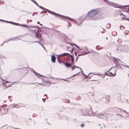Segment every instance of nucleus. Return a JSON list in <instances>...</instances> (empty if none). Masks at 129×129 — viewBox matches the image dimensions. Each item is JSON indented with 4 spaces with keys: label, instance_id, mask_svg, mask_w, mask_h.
<instances>
[{
    "label": "nucleus",
    "instance_id": "f257e3e1",
    "mask_svg": "<svg viewBox=\"0 0 129 129\" xmlns=\"http://www.w3.org/2000/svg\"><path fill=\"white\" fill-rule=\"evenodd\" d=\"M99 12L98 9L91 10L88 12L87 16L90 19L93 20L94 19L93 17L98 14Z\"/></svg>",
    "mask_w": 129,
    "mask_h": 129
},
{
    "label": "nucleus",
    "instance_id": "f03ea898",
    "mask_svg": "<svg viewBox=\"0 0 129 129\" xmlns=\"http://www.w3.org/2000/svg\"><path fill=\"white\" fill-rule=\"evenodd\" d=\"M51 13L52 14H53L54 15L56 16H57L60 17H61L65 19H66L67 20L69 19V18L67 17H66L64 16H63L62 15H61L60 14H58L57 13L54 12H51Z\"/></svg>",
    "mask_w": 129,
    "mask_h": 129
},
{
    "label": "nucleus",
    "instance_id": "7ed1b4c3",
    "mask_svg": "<svg viewBox=\"0 0 129 129\" xmlns=\"http://www.w3.org/2000/svg\"><path fill=\"white\" fill-rule=\"evenodd\" d=\"M1 109H0V112H1V114L3 115L6 114L7 112V109L3 107Z\"/></svg>",
    "mask_w": 129,
    "mask_h": 129
},
{
    "label": "nucleus",
    "instance_id": "20e7f679",
    "mask_svg": "<svg viewBox=\"0 0 129 129\" xmlns=\"http://www.w3.org/2000/svg\"><path fill=\"white\" fill-rule=\"evenodd\" d=\"M41 85H43L44 86H49L50 84V82L48 81L44 80L43 82V84H40Z\"/></svg>",
    "mask_w": 129,
    "mask_h": 129
},
{
    "label": "nucleus",
    "instance_id": "39448f33",
    "mask_svg": "<svg viewBox=\"0 0 129 129\" xmlns=\"http://www.w3.org/2000/svg\"><path fill=\"white\" fill-rule=\"evenodd\" d=\"M12 84L10 82H7L5 84V87L7 88L10 86L12 85Z\"/></svg>",
    "mask_w": 129,
    "mask_h": 129
},
{
    "label": "nucleus",
    "instance_id": "423d86ee",
    "mask_svg": "<svg viewBox=\"0 0 129 129\" xmlns=\"http://www.w3.org/2000/svg\"><path fill=\"white\" fill-rule=\"evenodd\" d=\"M51 61L53 63H55L56 61L55 57V55H52L51 56Z\"/></svg>",
    "mask_w": 129,
    "mask_h": 129
},
{
    "label": "nucleus",
    "instance_id": "0eeeda50",
    "mask_svg": "<svg viewBox=\"0 0 129 129\" xmlns=\"http://www.w3.org/2000/svg\"><path fill=\"white\" fill-rule=\"evenodd\" d=\"M65 66L67 67H70L71 66V63H68L66 62H64Z\"/></svg>",
    "mask_w": 129,
    "mask_h": 129
},
{
    "label": "nucleus",
    "instance_id": "6e6552de",
    "mask_svg": "<svg viewBox=\"0 0 129 129\" xmlns=\"http://www.w3.org/2000/svg\"><path fill=\"white\" fill-rule=\"evenodd\" d=\"M36 37L38 38L39 41H40L41 40V38L37 34H36Z\"/></svg>",
    "mask_w": 129,
    "mask_h": 129
},
{
    "label": "nucleus",
    "instance_id": "1a4fd4ad",
    "mask_svg": "<svg viewBox=\"0 0 129 129\" xmlns=\"http://www.w3.org/2000/svg\"><path fill=\"white\" fill-rule=\"evenodd\" d=\"M70 56L72 60V62L71 64H73V63H74V58L73 56L71 55H70Z\"/></svg>",
    "mask_w": 129,
    "mask_h": 129
},
{
    "label": "nucleus",
    "instance_id": "9d476101",
    "mask_svg": "<svg viewBox=\"0 0 129 129\" xmlns=\"http://www.w3.org/2000/svg\"><path fill=\"white\" fill-rule=\"evenodd\" d=\"M69 51H72L73 50V48L72 46H71L70 47H67Z\"/></svg>",
    "mask_w": 129,
    "mask_h": 129
},
{
    "label": "nucleus",
    "instance_id": "9b49d317",
    "mask_svg": "<svg viewBox=\"0 0 129 129\" xmlns=\"http://www.w3.org/2000/svg\"><path fill=\"white\" fill-rule=\"evenodd\" d=\"M116 75V73H115L114 75H113L112 73H109V74L108 75L109 76H115Z\"/></svg>",
    "mask_w": 129,
    "mask_h": 129
},
{
    "label": "nucleus",
    "instance_id": "f8f14e48",
    "mask_svg": "<svg viewBox=\"0 0 129 129\" xmlns=\"http://www.w3.org/2000/svg\"><path fill=\"white\" fill-rule=\"evenodd\" d=\"M28 12H27L23 11L22 14L23 15H25L28 14Z\"/></svg>",
    "mask_w": 129,
    "mask_h": 129
},
{
    "label": "nucleus",
    "instance_id": "ddd939ff",
    "mask_svg": "<svg viewBox=\"0 0 129 129\" xmlns=\"http://www.w3.org/2000/svg\"><path fill=\"white\" fill-rule=\"evenodd\" d=\"M69 54L67 53H64L63 54H62L61 55L63 56H65L67 55H69Z\"/></svg>",
    "mask_w": 129,
    "mask_h": 129
},
{
    "label": "nucleus",
    "instance_id": "4468645a",
    "mask_svg": "<svg viewBox=\"0 0 129 129\" xmlns=\"http://www.w3.org/2000/svg\"><path fill=\"white\" fill-rule=\"evenodd\" d=\"M58 61L60 62V63H61L62 62H63L60 61V58L59 57L58 58Z\"/></svg>",
    "mask_w": 129,
    "mask_h": 129
},
{
    "label": "nucleus",
    "instance_id": "2eb2a0df",
    "mask_svg": "<svg viewBox=\"0 0 129 129\" xmlns=\"http://www.w3.org/2000/svg\"><path fill=\"white\" fill-rule=\"evenodd\" d=\"M31 1H32L35 4H36L37 5V6H38L39 5H38V4L34 0H31Z\"/></svg>",
    "mask_w": 129,
    "mask_h": 129
},
{
    "label": "nucleus",
    "instance_id": "dca6fc26",
    "mask_svg": "<svg viewBox=\"0 0 129 129\" xmlns=\"http://www.w3.org/2000/svg\"><path fill=\"white\" fill-rule=\"evenodd\" d=\"M84 125H85L83 123H82L81 124V126L82 127H84Z\"/></svg>",
    "mask_w": 129,
    "mask_h": 129
},
{
    "label": "nucleus",
    "instance_id": "f3484780",
    "mask_svg": "<svg viewBox=\"0 0 129 129\" xmlns=\"http://www.w3.org/2000/svg\"><path fill=\"white\" fill-rule=\"evenodd\" d=\"M76 67H75V66H74V67H72V70H74V69L76 68Z\"/></svg>",
    "mask_w": 129,
    "mask_h": 129
},
{
    "label": "nucleus",
    "instance_id": "a211bd4d",
    "mask_svg": "<svg viewBox=\"0 0 129 129\" xmlns=\"http://www.w3.org/2000/svg\"><path fill=\"white\" fill-rule=\"evenodd\" d=\"M78 69L79 70V73L80 72V70H81V69L80 68H79V67H78Z\"/></svg>",
    "mask_w": 129,
    "mask_h": 129
},
{
    "label": "nucleus",
    "instance_id": "6ab92c4d",
    "mask_svg": "<svg viewBox=\"0 0 129 129\" xmlns=\"http://www.w3.org/2000/svg\"><path fill=\"white\" fill-rule=\"evenodd\" d=\"M83 55V54H80L78 55V56H81V55Z\"/></svg>",
    "mask_w": 129,
    "mask_h": 129
},
{
    "label": "nucleus",
    "instance_id": "aec40b11",
    "mask_svg": "<svg viewBox=\"0 0 129 129\" xmlns=\"http://www.w3.org/2000/svg\"><path fill=\"white\" fill-rule=\"evenodd\" d=\"M20 26H26L25 25H21V24H20L19 25Z\"/></svg>",
    "mask_w": 129,
    "mask_h": 129
},
{
    "label": "nucleus",
    "instance_id": "412c9836",
    "mask_svg": "<svg viewBox=\"0 0 129 129\" xmlns=\"http://www.w3.org/2000/svg\"><path fill=\"white\" fill-rule=\"evenodd\" d=\"M75 55L76 56V55H77V53H76V52H75Z\"/></svg>",
    "mask_w": 129,
    "mask_h": 129
},
{
    "label": "nucleus",
    "instance_id": "4be33fe9",
    "mask_svg": "<svg viewBox=\"0 0 129 129\" xmlns=\"http://www.w3.org/2000/svg\"><path fill=\"white\" fill-rule=\"evenodd\" d=\"M77 58H78V57H77L76 58V60H77Z\"/></svg>",
    "mask_w": 129,
    "mask_h": 129
},
{
    "label": "nucleus",
    "instance_id": "5701e85b",
    "mask_svg": "<svg viewBox=\"0 0 129 129\" xmlns=\"http://www.w3.org/2000/svg\"><path fill=\"white\" fill-rule=\"evenodd\" d=\"M16 106H15V107H16V108H17V107H16Z\"/></svg>",
    "mask_w": 129,
    "mask_h": 129
},
{
    "label": "nucleus",
    "instance_id": "b1692460",
    "mask_svg": "<svg viewBox=\"0 0 129 129\" xmlns=\"http://www.w3.org/2000/svg\"><path fill=\"white\" fill-rule=\"evenodd\" d=\"M39 75H40V76H42V75H39Z\"/></svg>",
    "mask_w": 129,
    "mask_h": 129
},
{
    "label": "nucleus",
    "instance_id": "393cba45",
    "mask_svg": "<svg viewBox=\"0 0 129 129\" xmlns=\"http://www.w3.org/2000/svg\"><path fill=\"white\" fill-rule=\"evenodd\" d=\"M114 32H114H114H112V34H113V33H114Z\"/></svg>",
    "mask_w": 129,
    "mask_h": 129
},
{
    "label": "nucleus",
    "instance_id": "a878e982",
    "mask_svg": "<svg viewBox=\"0 0 129 129\" xmlns=\"http://www.w3.org/2000/svg\"><path fill=\"white\" fill-rule=\"evenodd\" d=\"M106 39L107 40V39H108V38H106Z\"/></svg>",
    "mask_w": 129,
    "mask_h": 129
},
{
    "label": "nucleus",
    "instance_id": "bb28decb",
    "mask_svg": "<svg viewBox=\"0 0 129 129\" xmlns=\"http://www.w3.org/2000/svg\"><path fill=\"white\" fill-rule=\"evenodd\" d=\"M85 111V110H82V111Z\"/></svg>",
    "mask_w": 129,
    "mask_h": 129
},
{
    "label": "nucleus",
    "instance_id": "cd10ccee",
    "mask_svg": "<svg viewBox=\"0 0 129 129\" xmlns=\"http://www.w3.org/2000/svg\"><path fill=\"white\" fill-rule=\"evenodd\" d=\"M128 68H129V67H128Z\"/></svg>",
    "mask_w": 129,
    "mask_h": 129
}]
</instances>
